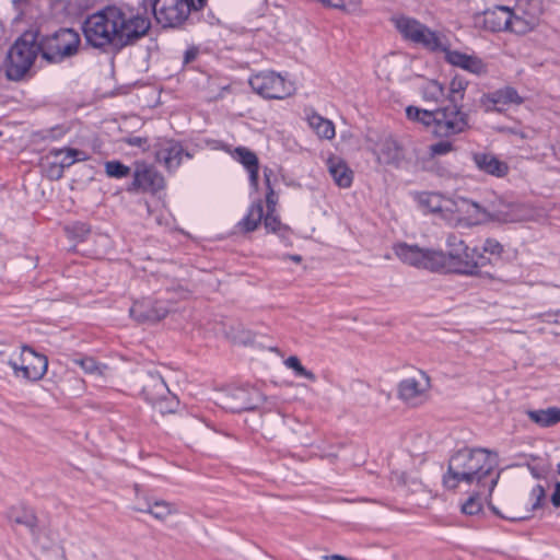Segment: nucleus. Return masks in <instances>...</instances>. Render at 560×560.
Returning <instances> with one entry per match:
<instances>
[{
  "label": "nucleus",
  "instance_id": "nucleus-35",
  "mask_svg": "<svg viewBox=\"0 0 560 560\" xmlns=\"http://www.w3.org/2000/svg\"><path fill=\"white\" fill-rule=\"evenodd\" d=\"M510 21L511 23L509 24L506 31L515 34H526L535 27L534 19L530 18L528 21H525L523 18H521L520 13H515L513 10H511Z\"/></svg>",
  "mask_w": 560,
  "mask_h": 560
},
{
  "label": "nucleus",
  "instance_id": "nucleus-56",
  "mask_svg": "<svg viewBox=\"0 0 560 560\" xmlns=\"http://www.w3.org/2000/svg\"><path fill=\"white\" fill-rule=\"evenodd\" d=\"M126 142L130 145L143 147L144 144H147L148 140L147 138L141 137H130L126 140Z\"/></svg>",
  "mask_w": 560,
  "mask_h": 560
},
{
  "label": "nucleus",
  "instance_id": "nucleus-44",
  "mask_svg": "<svg viewBox=\"0 0 560 560\" xmlns=\"http://www.w3.org/2000/svg\"><path fill=\"white\" fill-rule=\"evenodd\" d=\"M515 13H520L521 18H523L525 21H528V19L535 20V26L539 22L540 16V9L539 8H533L530 3H518L515 10H513Z\"/></svg>",
  "mask_w": 560,
  "mask_h": 560
},
{
  "label": "nucleus",
  "instance_id": "nucleus-26",
  "mask_svg": "<svg viewBox=\"0 0 560 560\" xmlns=\"http://www.w3.org/2000/svg\"><path fill=\"white\" fill-rule=\"evenodd\" d=\"M328 171L336 183L341 188H348L353 180V172L347 163L338 158L328 160Z\"/></svg>",
  "mask_w": 560,
  "mask_h": 560
},
{
  "label": "nucleus",
  "instance_id": "nucleus-41",
  "mask_svg": "<svg viewBox=\"0 0 560 560\" xmlns=\"http://www.w3.org/2000/svg\"><path fill=\"white\" fill-rule=\"evenodd\" d=\"M419 203L430 212L435 213L442 210L440 196L432 192H423L419 196Z\"/></svg>",
  "mask_w": 560,
  "mask_h": 560
},
{
  "label": "nucleus",
  "instance_id": "nucleus-24",
  "mask_svg": "<svg viewBox=\"0 0 560 560\" xmlns=\"http://www.w3.org/2000/svg\"><path fill=\"white\" fill-rule=\"evenodd\" d=\"M445 59L448 63L459 67L475 74L486 72V65L476 56H469L457 50H447Z\"/></svg>",
  "mask_w": 560,
  "mask_h": 560
},
{
  "label": "nucleus",
  "instance_id": "nucleus-51",
  "mask_svg": "<svg viewBox=\"0 0 560 560\" xmlns=\"http://www.w3.org/2000/svg\"><path fill=\"white\" fill-rule=\"evenodd\" d=\"M8 364L12 368L16 377H23L26 381L36 382L35 377L26 372L28 369L26 368V364L23 363V361H21L19 364L18 362L10 360Z\"/></svg>",
  "mask_w": 560,
  "mask_h": 560
},
{
  "label": "nucleus",
  "instance_id": "nucleus-52",
  "mask_svg": "<svg viewBox=\"0 0 560 560\" xmlns=\"http://www.w3.org/2000/svg\"><path fill=\"white\" fill-rule=\"evenodd\" d=\"M63 170L61 168L60 164L57 162V159H54L52 161L48 162L46 167V174L48 178L52 180H58L63 176Z\"/></svg>",
  "mask_w": 560,
  "mask_h": 560
},
{
  "label": "nucleus",
  "instance_id": "nucleus-17",
  "mask_svg": "<svg viewBox=\"0 0 560 560\" xmlns=\"http://www.w3.org/2000/svg\"><path fill=\"white\" fill-rule=\"evenodd\" d=\"M168 312L170 308L163 303L158 301L151 302L149 300L135 302L129 310L130 316L139 323L159 322L166 317Z\"/></svg>",
  "mask_w": 560,
  "mask_h": 560
},
{
  "label": "nucleus",
  "instance_id": "nucleus-57",
  "mask_svg": "<svg viewBox=\"0 0 560 560\" xmlns=\"http://www.w3.org/2000/svg\"><path fill=\"white\" fill-rule=\"evenodd\" d=\"M288 258L294 262H301L302 257L300 255H288Z\"/></svg>",
  "mask_w": 560,
  "mask_h": 560
},
{
  "label": "nucleus",
  "instance_id": "nucleus-16",
  "mask_svg": "<svg viewBox=\"0 0 560 560\" xmlns=\"http://www.w3.org/2000/svg\"><path fill=\"white\" fill-rule=\"evenodd\" d=\"M430 377L419 372V377H408L398 385V397L407 404L416 405L430 388Z\"/></svg>",
  "mask_w": 560,
  "mask_h": 560
},
{
  "label": "nucleus",
  "instance_id": "nucleus-34",
  "mask_svg": "<svg viewBox=\"0 0 560 560\" xmlns=\"http://www.w3.org/2000/svg\"><path fill=\"white\" fill-rule=\"evenodd\" d=\"M421 94L425 102L438 103L445 96V89L440 82L429 80L421 86Z\"/></svg>",
  "mask_w": 560,
  "mask_h": 560
},
{
  "label": "nucleus",
  "instance_id": "nucleus-45",
  "mask_svg": "<svg viewBox=\"0 0 560 560\" xmlns=\"http://www.w3.org/2000/svg\"><path fill=\"white\" fill-rule=\"evenodd\" d=\"M67 232L73 238L82 242L84 241L91 232V228L88 223L84 222H75L72 225L67 228Z\"/></svg>",
  "mask_w": 560,
  "mask_h": 560
},
{
  "label": "nucleus",
  "instance_id": "nucleus-14",
  "mask_svg": "<svg viewBox=\"0 0 560 560\" xmlns=\"http://www.w3.org/2000/svg\"><path fill=\"white\" fill-rule=\"evenodd\" d=\"M154 152L156 161L163 163L168 171L178 168L184 155L191 158L180 142L174 139H159L154 144Z\"/></svg>",
  "mask_w": 560,
  "mask_h": 560
},
{
  "label": "nucleus",
  "instance_id": "nucleus-9",
  "mask_svg": "<svg viewBox=\"0 0 560 560\" xmlns=\"http://www.w3.org/2000/svg\"><path fill=\"white\" fill-rule=\"evenodd\" d=\"M394 23L405 39L421 45L432 51L444 49L438 34L418 20L408 16H399L394 19Z\"/></svg>",
  "mask_w": 560,
  "mask_h": 560
},
{
  "label": "nucleus",
  "instance_id": "nucleus-46",
  "mask_svg": "<svg viewBox=\"0 0 560 560\" xmlns=\"http://www.w3.org/2000/svg\"><path fill=\"white\" fill-rule=\"evenodd\" d=\"M262 221L264 226L268 232L278 233L284 228L276 211H267V213L262 218Z\"/></svg>",
  "mask_w": 560,
  "mask_h": 560
},
{
  "label": "nucleus",
  "instance_id": "nucleus-40",
  "mask_svg": "<svg viewBox=\"0 0 560 560\" xmlns=\"http://www.w3.org/2000/svg\"><path fill=\"white\" fill-rule=\"evenodd\" d=\"M284 364L287 368L291 369L294 371V374L299 377H305L307 380H310L311 382H315L316 381V375L305 369L302 364H301V361L298 357L295 355H291L285 361H284Z\"/></svg>",
  "mask_w": 560,
  "mask_h": 560
},
{
  "label": "nucleus",
  "instance_id": "nucleus-15",
  "mask_svg": "<svg viewBox=\"0 0 560 560\" xmlns=\"http://www.w3.org/2000/svg\"><path fill=\"white\" fill-rule=\"evenodd\" d=\"M523 102L524 98L512 86H504L488 94H483L481 97V104L486 112L502 113L504 106L511 104L521 105Z\"/></svg>",
  "mask_w": 560,
  "mask_h": 560
},
{
  "label": "nucleus",
  "instance_id": "nucleus-62",
  "mask_svg": "<svg viewBox=\"0 0 560 560\" xmlns=\"http://www.w3.org/2000/svg\"><path fill=\"white\" fill-rule=\"evenodd\" d=\"M558 472H560V464L558 465Z\"/></svg>",
  "mask_w": 560,
  "mask_h": 560
},
{
  "label": "nucleus",
  "instance_id": "nucleus-27",
  "mask_svg": "<svg viewBox=\"0 0 560 560\" xmlns=\"http://www.w3.org/2000/svg\"><path fill=\"white\" fill-rule=\"evenodd\" d=\"M54 158L57 159V162L60 164L61 168L65 171L70 167L78 161L88 160V154L84 151L73 149V148H60V149H51L48 152L47 159Z\"/></svg>",
  "mask_w": 560,
  "mask_h": 560
},
{
  "label": "nucleus",
  "instance_id": "nucleus-43",
  "mask_svg": "<svg viewBox=\"0 0 560 560\" xmlns=\"http://www.w3.org/2000/svg\"><path fill=\"white\" fill-rule=\"evenodd\" d=\"M271 170L265 168L264 175H265V182L267 186V194H266V203H267V211H276V206L278 202V196L276 195L273 188L270 184V175Z\"/></svg>",
  "mask_w": 560,
  "mask_h": 560
},
{
  "label": "nucleus",
  "instance_id": "nucleus-37",
  "mask_svg": "<svg viewBox=\"0 0 560 560\" xmlns=\"http://www.w3.org/2000/svg\"><path fill=\"white\" fill-rule=\"evenodd\" d=\"M152 405L154 408L158 409V411L160 413L166 415V413H173L176 411V409L179 406V400L174 394H172L168 390L167 395H165L162 399H158Z\"/></svg>",
  "mask_w": 560,
  "mask_h": 560
},
{
  "label": "nucleus",
  "instance_id": "nucleus-29",
  "mask_svg": "<svg viewBox=\"0 0 560 560\" xmlns=\"http://www.w3.org/2000/svg\"><path fill=\"white\" fill-rule=\"evenodd\" d=\"M380 163L387 165H398L402 160V150L398 142L392 138L385 139L377 156Z\"/></svg>",
  "mask_w": 560,
  "mask_h": 560
},
{
  "label": "nucleus",
  "instance_id": "nucleus-23",
  "mask_svg": "<svg viewBox=\"0 0 560 560\" xmlns=\"http://www.w3.org/2000/svg\"><path fill=\"white\" fill-rule=\"evenodd\" d=\"M454 207L458 218L467 220L469 224H477L488 215L486 209L479 203L464 197L457 198L454 201Z\"/></svg>",
  "mask_w": 560,
  "mask_h": 560
},
{
  "label": "nucleus",
  "instance_id": "nucleus-10",
  "mask_svg": "<svg viewBox=\"0 0 560 560\" xmlns=\"http://www.w3.org/2000/svg\"><path fill=\"white\" fill-rule=\"evenodd\" d=\"M393 249L404 264L431 271H439V264L443 259L442 250L424 249L407 243H398Z\"/></svg>",
  "mask_w": 560,
  "mask_h": 560
},
{
  "label": "nucleus",
  "instance_id": "nucleus-47",
  "mask_svg": "<svg viewBox=\"0 0 560 560\" xmlns=\"http://www.w3.org/2000/svg\"><path fill=\"white\" fill-rule=\"evenodd\" d=\"M481 249L483 253L492 256L495 261L501 260V254L503 253V246L494 238H487Z\"/></svg>",
  "mask_w": 560,
  "mask_h": 560
},
{
  "label": "nucleus",
  "instance_id": "nucleus-38",
  "mask_svg": "<svg viewBox=\"0 0 560 560\" xmlns=\"http://www.w3.org/2000/svg\"><path fill=\"white\" fill-rule=\"evenodd\" d=\"M105 173L108 177L120 179L128 177L131 168L120 161L113 160L105 163Z\"/></svg>",
  "mask_w": 560,
  "mask_h": 560
},
{
  "label": "nucleus",
  "instance_id": "nucleus-2",
  "mask_svg": "<svg viewBox=\"0 0 560 560\" xmlns=\"http://www.w3.org/2000/svg\"><path fill=\"white\" fill-rule=\"evenodd\" d=\"M498 454L487 448H462L454 453L443 475V486L448 490H455L460 482L472 485L477 488H487L488 497H491L500 479V472L494 474Z\"/></svg>",
  "mask_w": 560,
  "mask_h": 560
},
{
  "label": "nucleus",
  "instance_id": "nucleus-18",
  "mask_svg": "<svg viewBox=\"0 0 560 560\" xmlns=\"http://www.w3.org/2000/svg\"><path fill=\"white\" fill-rule=\"evenodd\" d=\"M545 498H546L545 488L540 485H536L530 491V500L533 501L530 508L525 505V508L520 512L503 514L491 502H489L488 505H489L490 510L497 516L508 520V521H511V522H518V521H525V520L530 518L533 512L542 506V502H544Z\"/></svg>",
  "mask_w": 560,
  "mask_h": 560
},
{
  "label": "nucleus",
  "instance_id": "nucleus-53",
  "mask_svg": "<svg viewBox=\"0 0 560 560\" xmlns=\"http://www.w3.org/2000/svg\"><path fill=\"white\" fill-rule=\"evenodd\" d=\"M199 54V49L195 46L189 47L184 52V63L188 65L196 60L197 56Z\"/></svg>",
  "mask_w": 560,
  "mask_h": 560
},
{
  "label": "nucleus",
  "instance_id": "nucleus-42",
  "mask_svg": "<svg viewBox=\"0 0 560 560\" xmlns=\"http://www.w3.org/2000/svg\"><path fill=\"white\" fill-rule=\"evenodd\" d=\"M73 362L78 364L88 374H103V369L106 365H101L92 357H85L81 359H74Z\"/></svg>",
  "mask_w": 560,
  "mask_h": 560
},
{
  "label": "nucleus",
  "instance_id": "nucleus-55",
  "mask_svg": "<svg viewBox=\"0 0 560 560\" xmlns=\"http://www.w3.org/2000/svg\"><path fill=\"white\" fill-rule=\"evenodd\" d=\"M550 501L556 509L560 508V481L556 482Z\"/></svg>",
  "mask_w": 560,
  "mask_h": 560
},
{
  "label": "nucleus",
  "instance_id": "nucleus-49",
  "mask_svg": "<svg viewBox=\"0 0 560 560\" xmlns=\"http://www.w3.org/2000/svg\"><path fill=\"white\" fill-rule=\"evenodd\" d=\"M360 0H330V7L353 13L360 9Z\"/></svg>",
  "mask_w": 560,
  "mask_h": 560
},
{
  "label": "nucleus",
  "instance_id": "nucleus-58",
  "mask_svg": "<svg viewBox=\"0 0 560 560\" xmlns=\"http://www.w3.org/2000/svg\"><path fill=\"white\" fill-rule=\"evenodd\" d=\"M197 2L196 9H203L207 3V0H195Z\"/></svg>",
  "mask_w": 560,
  "mask_h": 560
},
{
  "label": "nucleus",
  "instance_id": "nucleus-39",
  "mask_svg": "<svg viewBox=\"0 0 560 560\" xmlns=\"http://www.w3.org/2000/svg\"><path fill=\"white\" fill-rule=\"evenodd\" d=\"M233 156L241 164H243L246 170L259 165L257 155L245 147L236 148L234 150Z\"/></svg>",
  "mask_w": 560,
  "mask_h": 560
},
{
  "label": "nucleus",
  "instance_id": "nucleus-4",
  "mask_svg": "<svg viewBox=\"0 0 560 560\" xmlns=\"http://www.w3.org/2000/svg\"><path fill=\"white\" fill-rule=\"evenodd\" d=\"M38 36L39 31L27 30L9 48L3 63L4 74L9 81L20 82L34 77L33 66L40 55Z\"/></svg>",
  "mask_w": 560,
  "mask_h": 560
},
{
  "label": "nucleus",
  "instance_id": "nucleus-7",
  "mask_svg": "<svg viewBox=\"0 0 560 560\" xmlns=\"http://www.w3.org/2000/svg\"><path fill=\"white\" fill-rule=\"evenodd\" d=\"M447 252H442L443 259L439 264V271L467 275L474 265L476 248H469L456 234H450L446 238Z\"/></svg>",
  "mask_w": 560,
  "mask_h": 560
},
{
  "label": "nucleus",
  "instance_id": "nucleus-61",
  "mask_svg": "<svg viewBox=\"0 0 560 560\" xmlns=\"http://www.w3.org/2000/svg\"><path fill=\"white\" fill-rule=\"evenodd\" d=\"M532 472H533V475H534L536 478H538V477H539V476H538V474H536V470H535L534 468H532Z\"/></svg>",
  "mask_w": 560,
  "mask_h": 560
},
{
  "label": "nucleus",
  "instance_id": "nucleus-28",
  "mask_svg": "<svg viewBox=\"0 0 560 560\" xmlns=\"http://www.w3.org/2000/svg\"><path fill=\"white\" fill-rule=\"evenodd\" d=\"M526 416L540 428H549L560 422V408L526 410Z\"/></svg>",
  "mask_w": 560,
  "mask_h": 560
},
{
  "label": "nucleus",
  "instance_id": "nucleus-3",
  "mask_svg": "<svg viewBox=\"0 0 560 560\" xmlns=\"http://www.w3.org/2000/svg\"><path fill=\"white\" fill-rule=\"evenodd\" d=\"M406 115L427 127L435 138L450 139L470 129L469 115L458 105L448 104L435 109L408 106Z\"/></svg>",
  "mask_w": 560,
  "mask_h": 560
},
{
  "label": "nucleus",
  "instance_id": "nucleus-11",
  "mask_svg": "<svg viewBox=\"0 0 560 560\" xmlns=\"http://www.w3.org/2000/svg\"><path fill=\"white\" fill-rule=\"evenodd\" d=\"M249 85L265 98L282 100L294 92L293 84L273 71L253 75L249 79Z\"/></svg>",
  "mask_w": 560,
  "mask_h": 560
},
{
  "label": "nucleus",
  "instance_id": "nucleus-21",
  "mask_svg": "<svg viewBox=\"0 0 560 560\" xmlns=\"http://www.w3.org/2000/svg\"><path fill=\"white\" fill-rule=\"evenodd\" d=\"M21 361L26 364L28 374H32L36 381L44 377L48 368V359L46 355L36 352L28 346H23L21 351Z\"/></svg>",
  "mask_w": 560,
  "mask_h": 560
},
{
  "label": "nucleus",
  "instance_id": "nucleus-19",
  "mask_svg": "<svg viewBox=\"0 0 560 560\" xmlns=\"http://www.w3.org/2000/svg\"><path fill=\"white\" fill-rule=\"evenodd\" d=\"M471 159L476 167L488 175L502 178L510 172V166L506 162L499 160L494 154L488 152H475Z\"/></svg>",
  "mask_w": 560,
  "mask_h": 560
},
{
  "label": "nucleus",
  "instance_id": "nucleus-54",
  "mask_svg": "<svg viewBox=\"0 0 560 560\" xmlns=\"http://www.w3.org/2000/svg\"><path fill=\"white\" fill-rule=\"evenodd\" d=\"M258 171H259V165H256L255 167L247 170V172L249 174V183L255 189H257V187H258Z\"/></svg>",
  "mask_w": 560,
  "mask_h": 560
},
{
  "label": "nucleus",
  "instance_id": "nucleus-30",
  "mask_svg": "<svg viewBox=\"0 0 560 560\" xmlns=\"http://www.w3.org/2000/svg\"><path fill=\"white\" fill-rule=\"evenodd\" d=\"M262 218L264 206L262 201L259 199L248 208L246 215L238 222V226L245 233L253 232L259 226Z\"/></svg>",
  "mask_w": 560,
  "mask_h": 560
},
{
  "label": "nucleus",
  "instance_id": "nucleus-5",
  "mask_svg": "<svg viewBox=\"0 0 560 560\" xmlns=\"http://www.w3.org/2000/svg\"><path fill=\"white\" fill-rule=\"evenodd\" d=\"M81 43L80 35L72 28H59L55 33L38 37L40 57L48 63H60L75 56Z\"/></svg>",
  "mask_w": 560,
  "mask_h": 560
},
{
  "label": "nucleus",
  "instance_id": "nucleus-60",
  "mask_svg": "<svg viewBox=\"0 0 560 560\" xmlns=\"http://www.w3.org/2000/svg\"><path fill=\"white\" fill-rule=\"evenodd\" d=\"M557 317H558V318L556 319V322H557V323H560V311L557 313Z\"/></svg>",
  "mask_w": 560,
  "mask_h": 560
},
{
  "label": "nucleus",
  "instance_id": "nucleus-6",
  "mask_svg": "<svg viewBox=\"0 0 560 560\" xmlns=\"http://www.w3.org/2000/svg\"><path fill=\"white\" fill-rule=\"evenodd\" d=\"M195 0H152L150 5L159 25L163 28H177L184 25L192 10Z\"/></svg>",
  "mask_w": 560,
  "mask_h": 560
},
{
  "label": "nucleus",
  "instance_id": "nucleus-13",
  "mask_svg": "<svg viewBox=\"0 0 560 560\" xmlns=\"http://www.w3.org/2000/svg\"><path fill=\"white\" fill-rule=\"evenodd\" d=\"M162 188H164V177L154 167L145 163H138L133 171V179L128 185L127 191L155 194Z\"/></svg>",
  "mask_w": 560,
  "mask_h": 560
},
{
  "label": "nucleus",
  "instance_id": "nucleus-31",
  "mask_svg": "<svg viewBox=\"0 0 560 560\" xmlns=\"http://www.w3.org/2000/svg\"><path fill=\"white\" fill-rule=\"evenodd\" d=\"M135 510L149 513L156 520L163 521L174 512L173 505L164 500L151 502L148 500L143 505L136 506Z\"/></svg>",
  "mask_w": 560,
  "mask_h": 560
},
{
  "label": "nucleus",
  "instance_id": "nucleus-36",
  "mask_svg": "<svg viewBox=\"0 0 560 560\" xmlns=\"http://www.w3.org/2000/svg\"><path fill=\"white\" fill-rule=\"evenodd\" d=\"M487 492V488H478V491L470 495L466 502L462 505V512L467 515H476L482 509L480 497Z\"/></svg>",
  "mask_w": 560,
  "mask_h": 560
},
{
  "label": "nucleus",
  "instance_id": "nucleus-25",
  "mask_svg": "<svg viewBox=\"0 0 560 560\" xmlns=\"http://www.w3.org/2000/svg\"><path fill=\"white\" fill-rule=\"evenodd\" d=\"M499 261H495L492 256H487L486 253L479 252L476 248L474 259L470 261V265H474L469 272H467V276H478L483 278H495L494 272L492 271L493 267Z\"/></svg>",
  "mask_w": 560,
  "mask_h": 560
},
{
  "label": "nucleus",
  "instance_id": "nucleus-50",
  "mask_svg": "<svg viewBox=\"0 0 560 560\" xmlns=\"http://www.w3.org/2000/svg\"><path fill=\"white\" fill-rule=\"evenodd\" d=\"M454 150V145L451 141L441 140L430 145L429 151L432 156L445 155Z\"/></svg>",
  "mask_w": 560,
  "mask_h": 560
},
{
  "label": "nucleus",
  "instance_id": "nucleus-48",
  "mask_svg": "<svg viewBox=\"0 0 560 560\" xmlns=\"http://www.w3.org/2000/svg\"><path fill=\"white\" fill-rule=\"evenodd\" d=\"M498 131L505 135H514L520 137L523 140L530 139L532 136L529 135L528 128H523L520 126V124H515L514 126H501L498 127Z\"/></svg>",
  "mask_w": 560,
  "mask_h": 560
},
{
  "label": "nucleus",
  "instance_id": "nucleus-8",
  "mask_svg": "<svg viewBox=\"0 0 560 560\" xmlns=\"http://www.w3.org/2000/svg\"><path fill=\"white\" fill-rule=\"evenodd\" d=\"M8 518L12 524L24 526L33 540V544L42 550H49L52 546V539L49 530L40 525L35 512L25 506H13L8 511Z\"/></svg>",
  "mask_w": 560,
  "mask_h": 560
},
{
  "label": "nucleus",
  "instance_id": "nucleus-12",
  "mask_svg": "<svg viewBox=\"0 0 560 560\" xmlns=\"http://www.w3.org/2000/svg\"><path fill=\"white\" fill-rule=\"evenodd\" d=\"M262 400L259 390L238 387L222 396L221 406L231 412H243L256 409Z\"/></svg>",
  "mask_w": 560,
  "mask_h": 560
},
{
  "label": "nucleus",
  "instance_id": "nucleus-32",
  "mask_svg": "<svg viewBox=\"0 0 560 560\" xmlns=\"http://www.w3.org/2000/svg\"><path fill=\"white\" fill-rule=\"evenodd\" d=\"M467 81L462 77H454L450 83L446 100L450 105H458L463 107L464 94L467 88Z\"/></svg>",
  "mask_w": 560,
  "mask_h": 560
},
{
  "label": "nucleus",
  "instance_id": "nucleus-59",
  "mask_svg": "<svg viewBox=\"0 0 560 560\" xmlns=\"http://www.w3.org/2000/svg\"><path fill=\"white\" fill-rule=\"evenodd\" d=\"M330 560H349L342 556H339V555H332L330 556Z\"/></svg>",
  "mask_w": 560,
  "mask_h": 560
},
{
  "label": "nucleus",
  "instance_id": "nucleus-33",
  "mask_svg": "<svg viewBox=\"0 0 560 560\" xmlns=\"http://www.w3.org/2000/svg\"><path fill=\"white\" fill-rule=\"evenodd\" d=\"M308 124L320 138L331 139L335 137V126L330 120L313 114L308 117Z\"/></svg>",
  "mask_w": 560,
  "mask_h": 560
},
{
  "label": "nucleus",
  "instance_id": "nucleus-22",
  "mask_svg": "<svg viewBox=\"0 0 560 560\" xmlns=\"http://www.w3.org/2000/svg\"><path fill=\"white\" fill-rule=\"evenodd\" d=\"M511 18V9L508 7H495L483 12V27L490 32L497 33L506 31Z\"/></svg>",
  "mask_w": 560,
  "mask_h": 560
},
{
  "label": "nucleus",
  "instance_id": "nucleus-20",
  "mask_svg": "<svg viewBox=\"0 0 560 560\" xmlns=\"http://www.w3.org/2000/svg\"><path fill=\"white\" fill-rule=\"evenodd\" d=\"M168 394V387L158 372L149 371L142 378V395L144 399L153 404Z\"/></svg>",
  "mask_w": 560,
  "mask_h": 560
},
{
  "label": "nucleus",
  "instance_id": "nucleus-1",
  "mask_svg": "<svg viewBox=\"0 0 560 560\" xmlns=\"http://www.w3.org/2000/svg\"><path fill=\"white\" fill-rule=\"evenodd\" d=\"M150 28L151 20L145 0L108 4L89 15L82 26L86 43L103 51L135 45Z\"/></svg>",
  "mask_w": 560,
  "mask_h": 560
}]
</instances>
